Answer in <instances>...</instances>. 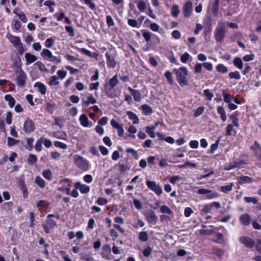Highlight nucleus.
<instances>
[{
  "instance_id": "f257e3e1",
  "label": "nucleus",
  "mask_w": 261,
  "mask_h": 261,
  "mask_svg": "<svg viewBox=\"0 0 261 261\" xmlns=\"http://www.w3.org/2000/svg\"><path fill=\"white\" fill-rule=\"evenodd\" d=\"M117 75H114L109 80H106L104 85V92L106 95L109 98H114V93L112 92L113 89L118 84Z\"/></svg>"
},
{
  "instance_id": "f03ea898",
  "label": "nucleus",
  "mask_w": 261,
  "mask_h": 261,
  "mask_svg": "<svg viewBox=\"0 0 261 261\" xmlns=\"http://www.w3.org/2000/svg\"><path fill=\"white\" fill-rule=\"evenodd\" d=\"M173 71L176 74V80L180 86L188 85L189 82L187 78L188 71L186 67H180L178 69H174Z\"/></svg>"
},
{
  "instance_id": "7ed1b4c3",
  "label": "nucleus",
  "mask_w": 261,
  "mask_h": 261,
  "mask_svg": "<svg viewBox=\"0 0 261 261\" xmlns=\"http://www.w3.org/2000/svg\"><path fill=\"white\" fill-rule=\"evenodd\" d=\"M55 217H56L57 219H60L59 215H57L56 216L54 214H48L46 216L45 222L42 224V227L45 233H50L51 230L53 229L57 225V221L53 219V218Z\"/></svg>"
},
{
  "instance_id": "20e7f679",
  "label": "nucleus",
  "mask_w": 261,
  "mask_h": 261,
  "mask_svg": "<svg viewBox=\"0 0 261 261\" xmlns=\"http://www.w3.org/2000/svg\"><path fill=\"white\" fill-rule=\"evenodd\" d=\"M6 37L17 49L19 55H22L24 52V49L21 42L20 37L18 36H15L10 33H8L7 34Z\"/></svg>"
},
{
  "instance_id": "39448f33",
  "label": "nucleus",
  "mask_w": 261,
  "mask_h": 261,
  "mask_svg": "<svg viewBox=\"0 0 261 261\" xmlns=\"http://www.w3.org/2000/svg\"><path fill=\"white\" fill-rule=\"evenodd\" d=\"M105 56L106 58V62L108 68H114L117 65L116 57L117 53L114 47H111L109 49V51H107Z\"/></svg>"
},
{
  "instance_id": "423d86ee",
  "label": "nucleus",
  "mask_w": 261,
  "mask_h": 261,
  "mask_svg": "<svg viewBox=\"0 0 261 261\" xmlns=\"http://www.w3.org/2000/svg\"><path fill=\"white\" fill-rule=\"evenodd\" d=\"M73 161L75 165L80 169L83 171H87L88 170V161L82 156L75 154L73 156Z\"/></svg>"
},
{
  "instance_id": "0eeeda50",
  "label": "nucleus",
  "mask_w": 261,
  "mask_h": 261,
  "mask_svg": "<svg viewBox=\"0 0 261 261\" xmlns=\"http://www.w3.org/2000/svg\"><path fill=\"white\" fill-rule=\"evenodd\" d=\"M226 27L224 22H219L215 31V38L217 42H220L224 38L226 34Z\"/></svg>"
},
{
  "instance_id": "6e6552de",
  "label": "nucleus",
  "mask_w": 261,
  "mask_h": 261,
  "mask_svg": "<svg viewBox=\"0 0 261 261\" xmlns=\"http://www.w3.org/2000/svg\"><path fill=\"white\" fill-rule=\"evenodd\" d=\"M16 77L15 82L19 87L23 88L26 84L27 76L25 72L22 70L16 71Z\"/></svg>"
},
{
  "instance_id": "1a4fd4ad",
  "label": "nucleus",
  "mask_w": 261,
  "mask_h": 261,
  "mask_svg": "<svg viewBox=\"0 0 261 261\" xmlns=\"http://www.w3.org/2000/svg\"><path fill=\"white\" fill-rule=\"evenodd\" d=\"M146 185L152 191L154 192L158 196H160L163 193L162 187L157 185L155 181L147 180Z\"/></svg>"
},
{
  "instance_id": "9d476101",
  "label": "nucleus",
  "mask_w": 261,
  "mask_h": 261,
  "mask_svg": "<svg viewBox=\"0 0 261 261\" xmlns=\"http://www.w3.org/2000/svg\"><path fill=\"white\" fill-rule=\"evenodd\" d=\"M35 126L34 121L29 118L26 119L23 126V129L24 132L25 133H32L35 130Z\"/></svg>"
},
{
  "instance_id": "9b49d317",
  "label": "nucleus",
  "mask_w": 261,
  "mask_h": 261,
  "mask_svg": "<svg viewBox=\"0 0 261 261\" xmlns=\"http://www.w3.org/2000/svg\"><path fill=\"white\" fill-rule=\"evenodd\" d=\"M250 150L253 151L254 156L261 162V146L257 141L254 142V144L250 147Z\"/></svg>"
},
{
  "instance_id": "f8f14e48",
  "label": "nucleus",
  "mask_w": 261,
  "mask_h": 261,
  "mask_svg": "<svg viewBox=\"0 0 261 261\" xmlns=\"http://www.w3.org/2000/svg\"><path fill=\"white\" fill-rule=\"evenodd\" d=\"M215 207L217 209H218L221 207L220 203L219 202L214 201L213 202L206 204L203 205L201 211L203 214H207L210 212L211 210L213 208Z\"/></svg>"
},
{
  "instance_id": "ddd939ff",
  "label": "nucleus",
  "mask_w": 261,
  "mask_h": 261,
  "mask_svg": "<svg viewBox=\"0 0 261 261\" xmlns=\"http://www.w3.org/2000/svg\"><path fill=\"white\" fill-rule=\"evenodd\" d=\"M240 242L248 248H252L255 244V241L252 239L247 236L240 237Z\"/></svg>"
},
{
  "instance_id": "4468645a",
  "label": "nucleus",
  "mask_w": 261,
  "mask_h": 261,
  "mask_svg": "<svg viewBox=\"0 0 261 261\" xmlns=\"http://www.w3.org/2000/svg\"><path fill=\"white\" fill-rule=\"evenodd\" d=\"M197 193L198 194H207L206 198L208 199L215 198L219 197V194L217 192H212L211 190L206 189H199L198 190Z\"/></svg>"
},
{
  "instance_id": "2eb2a0df",
  "label": "nucleus",
  "mask_w": 261,
  "mask_h": 261,
  "mask_svg": "<svg viewBox=\"0 0 261 261\" xmlns=\"http://www.w3.org/2000/svg\"><path fill=\"white\" fill-rule=\"evenodd\" d=\"M145 218L149 223L155 225L158 221V218L154 212L151 210L146 212L145 214Z\"/></svg>"
},
{
  "instance_id": "dca6fc26",
  "label": "nucleus",
  "mask_w": 261,
  "mask_h": 261,
  "mask_svg": "<svg viewBox=\"0 0 261 261\" xmlns=\"http://www.w3.org/2000/svg\"><path fill=\"white\" fill-rule=\"evenodd\" d=\"M193 6L191 1L187 2L182 8V12L185 17H189L192 13Z\"/></svg>"
},
{
  "instance_id": "f3484780",
  "label": "nucleus",
  "mask_w": 261,
  "mask_h": 261,
  "mask_svg": "<svg viewBox=\"0 0 261 261\" xmlns=\"http://www.w3.org/2000/svg\"><path fill=\"white\" fill-rule=\"evenodd\" d=\"M131 95L133 96L135 101L140 102L142 98V95L140 91L138 90H136L129 87L128 88Z\"/></svg>"
},
{
  "instance_id": "a211bd4d",
  "label": "nucleus",
  "mask_w": 261,
  "mask_h": 261,
  "mask_svg": "<svg viewBox=\"0 0 261 261\" xmlns=\"http://www.w3.org/2000/svg\"><path fill=\"white\" fill-rule=\"evenodd\" d=\"M251 217L249 214H243L239 218L240 223L244 226H248L251 223Z\"/></svg>"
},
{
  "instance_id": "6ab92c4d",
  "label": "nucleus",
  "mask_w": 261,
  "mask_h": 261,
  "mask_svg": "<svg viewBox=\"0 0 261 261\" xmlns=\"http://www.w3.org/2000/svg\"><path fill=\"white\" fill-rule=\"evenodd\" d=\"M75 187L76 189H79L82 194H87L89 192L90 189L89 186L85 184H81L79 182L75 183Z\"/></svg>"
},
{
  "instance_id": "aec40b11",
  "label": "nucleus",
  "mask_w": 261,
  "mask_h": 261,
  "mask_svg": "<svg viewBox=\"0 0 261 261\" xmlns=\"http://www.w3.org/2000/svg\"><path fill=\"white\" fill-rule=\"evenodd\" d=\"M79 120L81 124L84 127H87L92 126V122L89 123L88 118L85 114H82L80 116Z\"/></svg>"
},
{
  "instance_id": "412c9836",
  "label": "nucleus",
  "mask_w": 261,
  "mask_h": 261,
  "mask_svg": "<svg viewBox=\"0 0 261 261\" xmlns=\"http://www.w3.org/2000/svg\"><path fill=\"white\" fill-rule=\"evenodd\" d=\"M239 115V112L237 111L233 112L229 116V118L232 121V124L237 127L239 126V119L238 118V116Z\"/></svg>"
},
{
  "instance_id": "4be33fe9",
  "label": "nucleus",
  "mask_w": 261,
  "mask_h": 261,
  "mask_svg": "<svg viewBox=\"0 0 261 261\" xmlns=\"http://www.w3.org/2000/svg\"><path fill=\"white\" fill-rule=\"evenodd\" d=\"M77 50L79 51L80 53H81L86 56H88L90 57L94 58L95 59H97L98 56V54L97 53H96L95 52H91L90 50H89L85 48H78Z\"/></svg>"
},
{
  "instance_id": "5701e85b",
  "label": "nucleus",
  "mask_w": 261,
  "mask_h": 261,
  "mask_svg": "<svg viewBox=\"0 0 261 261\" xmlns=\"http://www.w3.org/2000/svg\"><path fill=\"white\" fill-rule=\"evenodd\" d=\"M34 87L37 88V91L41 94L44 95L46 92V87L44 84L40 82H36Z\"/></svg>"
},
{
  "instance_id": "b1692460",
  "label": "nucleus",
  "mask_w": 261,
  "mask_h": 261,
  "mask_svg": "<svg viewBox=\"0 0 261 261\" xmlns=\"http://www.w3.org/2000/svg\"><path fill=\"white\" fill-rule=\"evenodd\" d=\"M24 57L25 58L26 64L27 65L34 62L37 59V58L35 55H33L29 53H25Z\"/></svg>"
},
{
  "instance_id": "393cba45",
  "label": "nucleus",
  "mask_w": 261,
  "mask_h": 261,
  "mask_svg": "<svg viewBox=\"0 0 261 261\" xmlns=\"http://www.w3.org/2000/svg\"><path fill=\"white\" fill-rule=\"evenodd\" d=\"M217 113L220 115L221 120L225 122L227 120V115L224 108L222 106H218L217 107Z\"/></svg>"
},
{
  "instance_id": "a878e982",
  "label": "nucleus",
  "mask_w": 261,
  "mask_h": 261,
  "mask_svg": "<svg viewBox=\"0 0 261 261\" xmlns=\"http://www.w3.org/2000/svg\"><path fill=\"white\" fill-rule=\"evenodd\" d=\"M238 181L240 185L250 184L252 182V179L248 176H242L238 177Z\"/></svg>"
},
{
  "instance_id": "bb28decb",
  "label": "nucleus",
  "mask_w": 261,
  "mask_h": 261,
  "mask_svg": "<svg viewBox=\"0 0 261 261\" xmlns=\"http://www.w3.org/2000/svg\"><path fill=\"white\" fill-rule=\"evenodd\" d=\"M142 113L145 115H149L153 113L152 108L147 104L142 105L141 106Z\"/></svg>"
},
{
  "instance_id": "cd10ccee",
  "label": "nucleus",
  "mask_w": 261,
  "mask_h": 261,
  "mask_svg": "<svg viewBox=\"0 0 261 261\" xmlns=\"http://www.w3.org/2000/svg\"><path fill=\"white\" fill-rule=\"evenodd\" d=\"M5 99L8 102V105L10 108H13L15 106V100L10 94H6L5 96Z\"/></svg>"
},
{
  "instance_id": "c85d7f7f",
  "label": "nucleus",
  "mask_w": 261,
  "mask_h": 261,
  "mask_svg": "<svg viewBox=\"0 0 261 261\" xmlns=\"http://www.w3.org/2000/svg\"><path fill=\"white\" fill-rule=\"evenodd\" d=\"M233 64L239 69H242L243 67L242 60L240 57H236L233 61Z\"/></svg>"
},
{
  "instance_id": "c756f323",
  "label": "nucleus",
  "mask_w": 261,
  "mask_h": 261,
  "mask_svg": "<svg viewBox=\"0 0 261 261\" xmlns=\"http://www.w3.org/2000/svg\"><path fill=\"white\" fill-rule=\"evenodd\" d=\"M220 0H215L212 7V12L214 16H216L218 15L219 10V5Z\"/></svg>"
},
{
  "instance_id": "7c9ffc66",
  "label": "nucleus",
  "mask_w": 261,
  "mask_h": 261,
  "mask_svg": "<svg viewBox=\"0 0 261 261\" xmlns=\"http://www.w3.org/2000/svg\"><path fill=\"white\" fill-rule=\"evenodd\" d=\"M35 182L41 188H44L46 185L45 180L39 176L36 177Z\"/></svg>"
},
{
  "instance_id": "2f4dec72",
  "label": "nucleus",
  "mask_w": 261,
  "mask_h": 261,
  "mask_svg": "<svg viewBox=\"0 0 261 261\" xmlns=\"http://www.w3.org/2000/svg\"><path fill=\"white\" fill-rule=\"evenodd\" d=\"M52 53L48 49L44 48L41 53V56L46 60L50 59L52 57Z\"/></svg>"
},
{
  "instance_id": "473e14b6",
  "label": "nucleus",
  "mask_w": 261,
  "mask_h": 261,
  "mask_svg": "<svg viewBox=\"0 0 261 261\" xmlns=\"http://www.w3.org/2000/svg\"><path fill=\"white\" fill-rule=\"evenodd\" d=\"M155 129V128L154 127V126H153L152 125L147 126L145 127V132L149 135V136L151 138H154L155 137V135L154 132Z\"/></svg>"
},
{
  "instance_id": "72a5a7b5",
  "label": "nucleus",
  "mask_w": 261,
  "mask_h": 261,
  "mask_svg": "<svg viewBox=\"0 0 261 261\" xmlns=\"http://www.w3.org/2000/svg\"><path fill=\"white\" fill-rule=\"evenodd\" d=\"M43 139H44V138L41 137L40 139H39L37 140V141L35 143V149L36 151L39 152L42 150Z\"/></svg>"
},
{
  "instance_id": "f704fd0d",
  "label": "nucleus",
  "mask_w": 261,
  "mask_h": 261,
  "mask_svg": "<svg viewBox=\"0 0 261 261\" xmlns=\"http://www.w3.org/2000/svg\"><path fill=\"white\" fill-rule=\"evenodd\" d=\"M127 114L130 120H133V123H138L139 121V118L137 115L133 112L128 111Z\"/></svg>"
},
{
  "instance_id": "c9c22d12",
  "label": "nucleus",
  "mask_w": 261,
  "mask_h": 261,
  "mask_svg": "<svg viewBox=\"0 0 261 261\" xmlns=\"http://www.w3.org/2000/svg\"><path fill=\"white\" fill-rule=\"evenodd\" d=\"M56 104L55 102L47 103L46 107V110L50 114H52L56 108Z\"/></svg>"
},
{
  "instance_id": "e433bc0d",
  "label": "nucleus",
  "mask_w": 261,
  "mask_h": 261,
  "mask_svg": "<svg viewBox=\"0 0 261 261\" xmlns=\"http://www.w3.org/2000/svg\"><path fill=\"white\" fill-rule=\"evenodd\" d=\"M138 239L142 242H146L148 240V234L147 231H141L139 233Z\"/></svg>"
},
{
  "instance_id": "4c0bfd02",
  "label": "nucleus",
  "mask_w": 261,
  "mask_h": 261,
  "mask_svg": "<svg viewBox=\"0 0 261 261\" xmlns=\"http://www.w3.org/2000/svg\"><path fill=\"white\" fill-rule=\"evenodd\" d=\"M42 175L45 179L48 180H51L53 178V174L50 169L43 170Z\"/></svg>"
},
{
  "instance_id": "58836bf2",
  "label": "nucleus",
  "mask_w": 261,
  "mask_h": 261,
  "mask_svg": "<svg viewBox=\"0 0 261 261\" xmlns=\"http://www.w3.org/2000/svg\"><path fill=\"white\" fill-rule=\"evenodd\" d=\"M233 125L231 124H229L227 125L226 128V136H231L232 134V132L234 133V134L237 133V132L235 129H233Z\"/></svg>"
},
{
  "instance_id": "ea45409f",
  "label": "nucleus",
  "mask_w": 261,
  "mask_h": 261,
  "mask_svg": "<svg viewBox=\"0 0 261 261\" xmlns=\"http://www.w3.org/2000/svg\"><path fill=\"white\" fill-rule=\"evenodd\" d=\"M96 102V100L93 97L92 94H91L87 97V100L84 102L83 105L85 106H88L90 104H94Z\"/></svg>"
},
{
  "instance_id": "a19ab883",
  "label": "nucleus",
  "mask_w": 261,
  "mask_h": 261,
  "mask_svg": "<svg viewBox=\"0 0 261 261\" xmlns=\"http://www.w3.org/2000/svg\"><path fill=\"white\" fill-rule=\"evenodd\" d=\"M219 142L220 139H218L215 143L212 144L210 146V149L208 150V152L211 154L214 153L215 151L217 149Z\"/></svg>"
},
{
  "instance_id": "79ce46f5",
  "label": "nucleus",
  "mask_w": 261,
  "mask_h": 261,
  "mask_svg": "<svg viewBox=\"0 0 261 261\" xmlns=\"http://www.w3.org/2000/svg\"><path fill=\"white\" fill-rule=\"evenodd\" d=\"M216 70L218 72L222 73H225L228 71L227 67L224 66L223 64H218L216 66Z\"/></svg>"
},
{
  "instance_id": "37998d69",
  "label": "nucleus",
  "mask_w": 261,
  "mask_h": 261,
  "mask_svg": "<svg viewBox=\"0 0 261 261\" xmlns=\"http://www.w3.org/2000/svg\"><path fill=\"white\" fill-rule=\"evenodd\" d=\"M37 161L36 156L34 154H30L27 160V162L29 165H33Z\"/></svg>"
},
{
  "instance_id": "c03bdc74",
  "label": "nucleus",
  "mask_w": 261,
  "mask_h": 261,
  "mask_svg": "<svg viewBox=\"0 0 261 261\" xmlns=\"http://www.w3.org/2000/svg\"><path fill=\"white\" fill-rule=\"evenodd\" d=\"M35 65L38 67L41 72H48V70L46 68L45 65L41 61H37Z\"/></svg>"
},
{
  "instance_id": "a18cd8bd",
  "label": "nucleus",
  "mask_w": 261,
  "mask_h": 261,
  "mask_svg": "<svg viewBox=\"0 0 261 261\" xmlns=\"http://www.w3.org/2000/svg\"><path fill=\"white\" fill-rule=\"evenodd\" d=\"M49 204L46 201L40 200L37 203V206L41 208L47 209L49 207Z\"/></svg>"
},
{
  "instance_id": "49530a36",
  "label": "nucleus",
  "mask_w": 261,
  "mask_h": 261,
  "mask_svg": "<svg viewBox=\"0 0 261 261\" xmlns=\"http://www.w3.org/2000/svg\"><path fill=\"white\" fill-rule=\"evenodd\" d=\"M182 179V177L180 175H174L172 176H171L169 180L170 183L172 184L175 185L177 184V182L181 180Z\"/></svg>"
},
{
  "instance_id": "de8ad7c7",
  "label": "nucleus",
  "mask_w": 261,
  "mask_h": 261,
  "mask_svg": "<svg viewBox=\"0 0 261 261\" xmlns=\"http://www.w3.org/2000/svg\"><path fill=\"white\" fill-rule=\"evenodd\" d=\"M160 212L163 214H168L169 215L172 214V211L167 205H164L161 206Z\"/></svg>"
},
{
  "instance_id": "09e8293b",
  "label": "nucleus",
  "mask_w": 261,
  "mask_h": 261,
  "mask_svg": "<svg viewBox=\"0 0 261 261\" xmlns=\"http://www.w3.org/2000/svg\"><path fill=\"white\" fill-rule=\"evenodd\" d=\"M164 75L167 79V82L170 85H172L173 84V80L172 78V73L169 70H168L165 72Z\"/></svg>"
},
{
  "instance_id": "8fccbe9b",
  "label": "nucleus",
  "mask_w": 261,
  "mask_h": 261,
  "mask_svg": "<svg viewBox=\"0 0 261 261\" xmlns=\"http://www.w3.org/2000/svg\"><path fill=\"white\" fill-rule=\"evenodd\" d=\"M171 15L172 16L174 17H176L179 13V7L177 5H173L172 6L171 8Z\"/></svg>"
},
{
  "instance_id": "3c124183",
  "label": "nucleus",
  "mask_w": 261,
  "mask_h": 261,
  "mask_svg": "<svg viewBox=\"0 0 261 261\" xmlns=\"http://www.w3.org/2000/svg\"><path fill=\"white\" fill-rule=\"evenodd\" d=\"M13 64L14 67L17 68L19 69L18 70H21V69H22L21 68L22 63L21 59L19 57L13 61Z\"/></svg>"
},
{
  "instance_id": "603ef678",
  "label": "nucleus",
  "mask_w": 261,
  "mask_h": 261,
  "mask_svg": "<svg viewBox=\"0 0 261 261\" xmlns=\"http://www.w3.org/2000/svg\"><path fill=\"white\" fill-rule=\"evenodd\" d=\"M213 253L218 256L222 257L224 254V251L222 249L216 248L213 249Z\"/></svg>"
},
{
  "instance_id": "864d4df0",
  "label": "nucleus",
  "mask_w": 261,
  "mask_h": 261,
  "mask_svg": "<svg viewBox=\"0 0 261 261\" xmlns=\"http://www.w3.org/2000/svg\"><path fill=\"white\" fill-rule=\"evenodd\" d=\"M204 109H205V108H204V106L199 107L194 111V117H197L199 116L200 115H201L203 113Z\"/></svg>"
},
{
  "instance_id": "5fc2aeb1",
  "label": "nucleus",
  "mask_w": 261,
  "mask_h": 261,
  "mask_svg": "<svg viewBox=\"0 0 261 261\" xmlns=\"http://www.w3.org/2000/svg\"><path fill=\"white\" fill-rule=\"evenodd\" d=\"M228 75L230 79H234L237 80H240L241 77L239 72L238 71L229 72Z\"/></svg>"
},
{
  "instance_id": "6e6d98bb",
  "label": "nucleus",
  "mask_w": 261,
  "mask_h": 261,
  "mask_svg": "<svg viewBox=\"0 0 261 261\" xmlns=\"http://www.w3.org/2000/svg\"><path fill=\"white\" fill-rule=\"evenodd\" d=\"M152 251V248L148 246L144 249L142 253L145 257H148L151 254Z\"/></svg>"
},
{
  "instance_id": "4d7b16f0",
  "label": "nucleus",
  "mask_w": 261,
  "mask_h": 261,
  "mask_svg": "<svg viewBox=\"0 0 261 261\" xmlns=\"http://www.w3.org/2000/svg\"><path fill=\"white\" fill-rule=\"evenodd\" d=\"M55 39L53 37L47 38L45 41V46L47 48H50L54 44Z\"/></svg>"
},
{
  "instance_id": "13d9d810",
  "label": "nucleus",
  "mask_w": 261,
  "mask_h": 261,
  "mask_svg": "<svg viewBox=\"0 0 261 261\" xmlns=\"http://www.w3.org/2000/svg\"><path fill=\"white\" fill-rule=\"evenodd\" d=\"M233 184L231 183L230 185L223 186L221 187V191L223 193H227L232 190Z\"/></svg>"
},
{
  "instance_id": "bf43d9fd",
  "label": "nucleus",
  "mask_w": 261,
  "mask_h": 261,
  "mask_svg": "<svg viewBox=\"0 0 261 261\" xmlns=\"http://www.w3.org/2000/svg\"><path fill=\"white\" fill-rule=\"evenodd\" d=\"M54 144L55 146L56 147L60 148L63 149H66L67 148V145L65 143H63L62 142L56 141L54 142Z\"/></svg>"
},
{
  "instance_id": "052dcab7",
  "label": "nucleus",
  "mask_w": 261,
  "mask_h": 261,
  "mask_svg": "<svg viewBox=\"0 0 261 261\" xmlns=\"http://www.w3.org/2000/svg\"><path fill=\"white\" fill-rule=\"evenodd\" d=\"M222 94H223V100L226 102V103H229L231 102V95L225 92V91L224 90H223L222 91Z\"/></svg>"
},
{
  "instance_id": "680f3d73",
  "label": "nucleus",
  "mask_w": 261,
  "mask_h": 261,
  "mask_svg": "<svg viewBox=\"0 0 261 261\" xmlns=\"http://www.w3.org/2000/svg\"><path fill=\"white\" fill-rule=\"evenodd\" d=\"M216 239L214 241L215 242L219 243V244H222L224 242V236L221 233H220V232L217 233V234L216 235Z\"/></svg>"
},
{
  "instance_id": "e2e57ef3",
  "label": "nucleus",
  "mask_w": 261,
  "mask_h": 261,
  "mask_svg": "<svg viewBox=\"0 0 261 261\" xmlns=\"http://www.w3.org/2000/svg\"><path fill=\"white\" fill-rule=\"evenodd\" d=\"M50 86H57L59 84V82L58 81V77L56 75H53L51 77L50 81L48 83Z\"/></svg>"
},
{
  "instance_id": "0e129e2a",
  "label": "nucleus",
  "mask_w": 261,
  "mask_h": 261,
  "mask_svg": "<svg viewBox=\"0 0 261 261\" xmlns=\"http://www.w3.org/2000/svg\"><path fill=\"white\" fill-rule=\"evenodd\" d=\"M245 201L247 203H252L254 204L257 203V199L254 197H245L244 198Z\"/></svg>"
},
{
  "instance_id": "69168bd1",
  "label": "nucleus",
  "mask_w": 261,
  "mask_h": 261,
  "mask_svg": "<svg viewBox=\"0 0 261 261\" xmlns=\"http://www.w3.org/2000/svg\"><path fill=\"white\" fill-rule=\"evenodd\" d=\"M34 141V139L33 138H29L27 139V146L25 147L27 149L30 151L32 150L33 148V143Z\"/></svg>"
},
{
  "instance_id": "338daca9",
  "label": "nucleus",
  "mask_w": 261,
  "mask_h": 261,
  "mask_svg": "<svg viewBox=\"0 0 261 261\" xmlns=\"http://www.w3.org/2000/svg\"><path fill=\"white\" fill-rule=\"evenodd\" d=\"M127 23L129 26L133 28H139L140 27V25L138 24L137 20L134 19H128Z\"/></svg>"
},
{
  "instance_id": "774afa93",
  "label": "nucleus",
  "mask_w": 261,
  "mask_h": 261,
  "mask_svg": "<svg viewBox=\"0 0 261 261\" xmlns=\"http://www.w3.org/2000/svg\"><path fill=\"white\" fill-rule=\"evenodd\" d=\"M143 32L142 33V36L144 38L146 42H148L150 41L151 39V36L152 34L150 33L149 32L146 31L145 30L143 31Z\"/></svg>"
}]
</instances>
